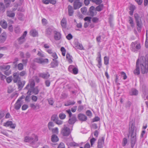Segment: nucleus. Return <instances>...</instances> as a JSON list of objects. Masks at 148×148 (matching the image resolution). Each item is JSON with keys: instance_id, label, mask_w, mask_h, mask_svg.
Wrapping results in <instances>:
<instances>
[{"instance_id": "7ed1b4c3", "label": "nucleus", "mask_w": 148, "mask_h": 148, "mask_svg": "<svg viewBox=\"0 0 148 148\" xmlns=\"http://www.w3.org/2000/svg\"><path fill=\"white\" fill-rule=\"evenodd\" d=\"M35 84H28L25 89L28 90L27 94L29 95H31V93L32 92L35 95H37L39 91L38 86L34 87Z\"/></svg>"}, {"instance_id": "72a5a7b5", "label": "nucleus", "mask_w": 148, "mask_h": 148, "mask_svg": "<svg viewBox=\"0 0 148 148\" xmlns=\"http://www.w3.org/2000/svg\"><path fill=\"white\" fill-rule=\"evenodd\" d=\"M4 3L6 8L8 7L11 3L10 0H4Z\"/></svg>"}, {"instance_id": "f704fd0d", "label": "nucleus", "mask_w": 148, "mask_h": 148, "mask_svg": "<svg viewBox=\"0 0 148 148\" xmlns=\"http://www.w3.org/2000/svg\"><path fill=\"white\" fill-rule=\"evenodd\" d=\"M72 56H70L69 54L67 53L66 55V58L67 59L68 61L70 63L72 62L73 61L71 59Z\"/></svg>"}, {"instance_id": "ea45409f", "label": "nucleus", "mask_w": 148, "mask_h": 148, "mask_svg": "<svg viewBox=\"0 0 148 148\" xmlns=\"http://www.w3.org/2000/svg\"><path fill=\"white\" fill-rule=\"evenodd\" d=\"M54 62H52L51 63V65L52 68H54L57 66L58 65V62L56 61H54Z\"/></svg>"}, {"instance_id": "0eeeda50", "label": "nucleus", "mask_w": 148, "mask_h": 148, "mask_svg": "<svg viewBox=\"0 0 148 148\" xmlns=\"http://www.w3.org/2000/svg\"><path fill=\"white\" fill-rule=\"evenodd\" d=\"M10 68V65H2L0 66V70L3 71L6 70L4 72V74L6 75H9L11 73V70L9 69Z\"/></svg>"}, {"instance_id": "5fc2aeb1", "label": "nucleus", "mask_w": 148, "mask_h": 148, "mask_svg": "<svg viewBox=\"0 0 148 148\" xmlns=\"http://www.w3.org/2000/svg\"><path fill=\"white\" fill-rule=\"evenodd\" d=\"M12 80V76H9L6 79V81L8 83L11 82Z\"/></svg>"}, {"instance_id": "49530a36", "label": "nucleus", "mask_w": 148, "mask_h": 148, "mask_svg": "<svg viewBox=\"0 0 148 148\" xmlns=\"http://www.w3.org/2000/svg\"><path fill=\"white\" fill-rule=\"evenodd\" d=\"M65 141L67 142L68 143H70L73 140V138L71 136H69V137L67 139H65Z\"/></svg>"}, {"instance_id": "9d476101", "label": "nucleus", "mask_w": 148, "mask_h": 148, "mask_svg": "<svg viewBox=\"0 0 148 148\" xmlns=\"http://www.w3.org/2000/svg\"><path fill=\"white\" fill-rule=\"evenodd\" d=\"M27 34V31H25L23 35L20 38H18L17 40L19 44L21 45L25 41V38Z\"/></svg>"}, {"instance_id": "a878e982", "label": "nucleus", "mask_w": 148, "mask_h": 148, "mask_svg": "<svg viewBox=\"0 0 148 148\" xmlns=\"http://www.w3.org/2000/svg\"><path fill=\"white\" fill-rule=\"evenodd\" d=\"M138 91L136 89L132 88L130 92V95H131L136 96L138 95Z\"/></svg>"}, {"instance_id": "79ce46f5", "label": "nucleus", "mask_w": 148, "mask_h": 148, "mask_svg": "<svg viewBox=\"0 0 148 148\" xmlns=\"http://www.w3.org/2000/svg\"><path fill=\"white\" fill-rule=\"evenodd\" d=\"M104 63L106 65L108 64L109 63V58L107 56L104 57Z\"/></svg>"}, {"instance_id": "f257e3e1", "label": "nucleus", "mask_w": 148, "mask_h": 148, "mask_svg": "<svg viewBox=\"0 0 148 148\" xmlns=\"http://www.w3.org/2000/svg\"><path fill=\"white\" fill-rule=\"evenodd\" d=\"M140 68L141 73L143 74L146 73L148 71V64L147 63L145 58L144 56H141L140 60L138 59L136 62V68L133 71V73L136 75L140 74Z\"/></svg>"}, {"instance_id": "0e129e2a", "label": "nucleus", "mask_w": 148, "mask_h": 148, "mask_svg": "<svg viewBox=\"0 0 148 148\" xmlns=\"http://www.w3.org/2000/svg\"><path fill=\"white\" fill-rule=\"evenodd\" d=\"M55 123L58 125H60L63 123V121L61 120H59L58 119Z\"/></svg>"}, {"instance_id": "5701e85b", "label": "nucleus", "mask_w": 148, "mask_h": 148, "mask_svg": "<svg viewBox=\"0 0 148 148\" xmlns=\"http://www.w3.org/2000/svg\"><path fill=\"white\" fill-rule=\"evenodd\" d=\"M6 15L7 16L11 18H13L15 16V13L11 10L7 11Z\"/></svg>"}, {"instance_id": "393cba45", "label": "nucleus", "mask_w": 148, "mask_h": 148, "mask_svg": "<svg viewBox=\"0 0 148 148\" xmlns=\"http://www.w3.org/2000/svg\"><path fill=\"white\" fill-rule=\"evenodd\" d=\"M40 77L45 79H47L49 78V75L48 73H40L39 74Z\"/></svg>"}, {"instance_id": "774afa93", "label": "nucleus", "mask_w": 148, "mask_h": 148, "mask_svg": "<svg viewBox=\"0 0 148 148\" xmlns=\"http://www.w3.org/2000/svg\"><path fill=\"white\" fill-rule=\"evenodd\" d=\"M65 145L64 144L62 143H61L59 146H58V148H65Z\"/></svg>"}, {"instance_id": "c9c22d12", "label": "nucleus", "mask_w": 148, "mask_h": 148, "mask_svg": "<svg viewBox=\"0 0 148 148\" xmlns=\"http://www.w3.org/2000/svg\"><path fill=\"white\" fill-rule=\"evenodd\" d=\"M58 119L57 115L54 114L51 117V120L55 122Z\"/></svg>"}, {"instance_id": "a211bd4d", "label": "nucleus", "mask_w": 148, "mask_h": 148, "mask_svg": "<svg viewBox=\"0 0 148 148\" xmlns=\"http://www.w3.org/2000/svg\"><path fill=\"white\" fill-rule=\"evenodd\" d=\"M77 121V118L75 115H73L68 120V123L70 125H73Z\"/></svg>"}, {"instance_id": "052dcab7", "label": "nucleus", "mask_w": 148, "mask_h": 148, "mask_svg": "<svg viewBox=\"0 0 148 148\" xmlns=\"http://www.w3.org/2000/svg\"><path fill=\"white\" fill-rule=\"evenodd\" d=\"M51 56L54 58V59H53V61L55 59H56L58 58V56L55 52H53V53L51 54Z\"/></svg>"}, {"instance_id": "a19ab883", "label": "nucleus", "mask_w": 148, "mask_h": 148, "mask_svg": "<svg viewBox=\"0 0 148 148\" xmlns=\"http://www.w3.org/2000/svg\"><path fill=\"white\" fill-rule=\"evenodd\" d=\"M131 104V102L130 101H128L125 103V106L127 108L129 109Z\"/></svg>"}, {"instance_id": "2f4dec72", "label": "nucleus", "mask_w": 148, "mask_h": 148, "mask_svg": "<svg viewBox=\"0 0 148 148\" xmlns=\"http://www.w3.org/2000/svg\"><path fill=\"white\" fill-rule=\"evenodd\" d=\"M129 20L128 22L130 24L132 28L134 27V23L133 21V18L132 17L129 16Z\"/></svg>"}, {"instance_id": "4d7b16f0", "label": "nucleus", "mask_w": 148, "mask_h": 148, "mask_svg": "<svg viewBox=\"0 0 148 148\" xmlns=\"http://www.w3.org/2000/svg\"><path fill=\"white\" fill-rule=\"evenodd\" d=\"M98 64L97 65V66L99 68H100L102 66L101 60H97Z\"/></svg>"}, {"instance_id": "aec40b11", "label": "nucleus", "mask_w": 148, "mask_h": 148, "mask_svg": "<svg viewBox=\"0 0 148 148\" xmlns=\"http://www.w3.org/2000/svg\"><path fill=\"white\" fill-rule=\"evenodd\" d=\"M95 10V8L93 6L90 7L89 10L90 15L92 16L95 15L97 14V12Z\"/></svg>"}, {"instance_id": "de8ad7c7", "label": "nucleus", "mask_w": 148, "mask_h": 148, "mask_svg": "<svg viewBox=\"0 0 148 148\" xmlns=\"http://www.w3.org/2000/svg\"><path fill=\"white\" fill-rule=\"evenodd\" d=\"M51 130L53 133L58 134V129L57 127H55L54 128L52 129Z\"/></svg>"}, {"instance_id": "6e6552de", "label": "nucleus", "mask_w": 148, "mask_h": 148, "mask_svg": "<svg viewBox=\"0 0 148 148\" xmlns=\"http://www.w3.org/2000/svg\"><path fill=\"white\" fill-rule=\"evenodd\" d=\"M72 130L67 127H64L61 130V134L64 136H68L71 134Z\"/></svg>"}, {"instance_id": "2eb2a0df", "label": "nucleus", "mask_w": 148, "mask_h": 148, "mask_svg": "<svg viewBox=\"0 0 148 148\" xmlns=\"http://www.w3.org/2000/svg\"><path fill=\"white\" fill-rule=\"evenodd\" d=\"M77 118L80 121L82 122L85 121L87 119V116L85 114L82 113L79 114L77 115Z\"/></svg>"}, {"instance_id": "7c9ffc66", "label": "nucleus", "mask_w": 148, "mask_h": 148, "mask_svg": "<svg viewBox=\"0 0 148 148\" xmlns=\"http://www.w3.org/2000/svg\"><path fill=\"white\" fill-rule=\"evenodd\" d=\"M103 4H101L96 7L95 10L97 11H100L103 10Z\"/></svg>"}, {"instance_id": "cd10ccee", "label": "nucleus", "mask_w": 148, "mask_h": 148, "mask_svg": "<svg viewBox=\"0 0 148 148\" xmlns=\"http://www.w3.org/2000/svg\"><path fill=\"white\" fill-rule=\"evenodd\" d=\"M61 24L63 28H65L66 27V21L65 18H63L61 22Z\"/></svg>"}, {"instance_id": "6ab92c4d", "label": "nucleus", "mask_w": 148, "mask_h": 148, "mask_svg": "<svg viewBox=\"0 0 148 148\" xmlns=\"http://www.w3.org/2000/svg\"><path fill=\"white\" fill-rule=\"evenodd\" d=\"M20 56L22 58H25L26 59H28L30 58L31 54L29 52H27L24 55L23 52L21 51L20 52Z\"/></svg>"}, {"instance_id": "338daca9", "label": "nucleus", "mask_w": 148, "mask_h": 148, "mask_svg": "<svg viewBox=\"0 0 148 148\" xmlns=\"http://www.w3.org/2000/svg\"><path fill=\"white\" fill-rule=\"evenodd\" d=\"M86 114L88 116H91L92 115L91 111L90 110H87L86 112Z\"/></svg>"}, {"instance_id": "9b49d317", "label": "nucleus", "mask_w": 148, "mask_h": 148, "mask_svg": "<svg viewBox=\"0 0 148 148\" xmlns=\"http://www.w3.org/2000/svg\"><path fill=\"white\" fill-rule=\"evenodd\" d=\"M82 2L80 0H74L73 3V8L75 10H77L80 8L82 6Z\"/></svg>"}, {"instance_id": "f3484780", "label": "nucleus", "mask_w": 148, "mask_h": 148, "mask_svg": "<svg viewBox=\"0 0 148 148\" xmlns=\"http://www.w3.org/2000/svg\"><path fill=\"white\" fill-rule=\"evenodd\" d=\"M74 45L75 49H78L80 50L84 49V48L82 45L80 43L77 41H74Z\"/></svg>"}, {"instance_id": "bb28decb", "label": "nucleus", "mask_w": 148, "mask_h": 148, "mask_svg": "<svg viewBox=\"0 0 148 148\" xmlns=\"http://www.w3.org/2000/svg\"><path fill=\"white\" fill-rule=\"evenodd\" d=\"M136 7L134 5H132L130 6L129 8V9L130 10L129 12V14L130 15L132 16L133 15L134 11Z\"/></svg>"}, {"instance_id": "603ef678", "label": "nucleus", "mask_w": 148, "mask_h": 148, "mask_svg": "<svg viewBox=\"0 0 148 148\" xmlns=\"http://www.w3.org/2000/svg\"><path fill=\"white\" fill-rule=\"evenodd\" d=\"M59 117L61 119H64L66 118V115L64 113H61L60 114Z\"/></svg>"}, {"instance_id": "6e6d98bb", "label": "nucleus", "mask_w": 148, "mask_h": 148, "mask_svg": "<svg viewBox=\"0 0 148 148\" xmlns=\"http://www.w3.org/2000/svg\"><path fill=\"white\" fill-rule=\"evenodd\" d=\"M48 101L49 104L51 105H53L54 103V101L52 98H50L48 99Z\"/></svg>"}, {"instance_id": "4468645a", "label": "nucleus", "mask_w": 148, "mask_h": 148, "mask_svg": "<svg viewBox=\"0 0 148 148\" xmlns=\"http://www.w3.org/2000/svg\"><path fill=\"white\" fill-rule=\"evenodd\" d=\"M105 137L103 136L99 138L98 140L97 147L98 148H102L104 143Z\"/></svg>"}, {"instance_id": "473e14b6", "label": "nucleus", "mask_w": 148, "mask_h": 148, "mask_svg": "<svg viewBox=\"0 0 148 148\" xmlns=\"http://www.w3.org/2000/svg\"><path fill=\"white\" fill-rule=\"evenodd\" d=\"M32 82L30 83H35V82L39 83L40 82V80L38 77L36 76L33 77Z\"/></svg>"}, {"instance_id": "09e8293b", "label": "nucleus", "mask_w": 148, "mask_h": 148, "mask_svg": "<svg viewBox=\"0 0 148 148\" xmlns=\"http://www.w3.org/2000/svg\"><path fill=\"white\" fill-rule=\"evenodd\" d=\"M2 27L4 29H6L7 27V24L6 21H4L1 24Z\"/></svg>"}, {"instance_id": "13d9d810", "label": "nucleus", "mask_w": 148, "mask_h": 148, "mask_svg": "<svg viewBox=\"0 0 148 148\" xmlns=\"http://www.w3.org/2000/svg\"><path fill=\"white\" fill-rule=\"evenodd\" d=\"M96 139L94 138H92L90 140V143L91 146L94 144L95 142L96 141Z\"/></svg>"}, {"instance_id": "c03bdc74", "label": "nucleus", "mask_w": 148, "mask_h": 148, "mask_svg": "<svg viewBox=\"0 0 148 148\" xmlns=\"http://www.w3.org/2000/svg\"><path fill=\"white\" fill-rule=\"evenodd\" d=\"M12 123L11 121H8L5 123H3V126L5 127H9L10 126L11 124Z\"/></svg>"}, {"instance_id": "1a4fd4ad", "label": "nucleus", "mask_w": 148, "mask_h": 148, "mask_svg": "<svg viewBox=\"0 0 148 148\" xmlns=\"http://www.w3.org/2000/svg\"><path fill=\"white\" fill-rule=\"evenodd\" d=\"M34 62L39 64H42L44 63H47L49 60L47 59H43L42 58H36L34 59Z\"/></svg>"}, {"instance_id": "bf43d9fd", "label": "nucleus", "mask_w": 148, "mask_h": 148, "mask_svg": "<svg viewBox=\"0 0 148 148\" xmlns=\"http://www.w3.org/2000/svg\"><path fill=\"white\" fill-rule=\"evenodd\" d=\"M121 74L123 77V79H125L127 78V76L126 75V73L124 72L123 71L121 72Z\"/></svg>"}, {"instance_id": "39448f33", "label": "nucleus", "mask_w": 148, "mask_h": 148, "mask_svg": "<svg viewBox=\"0 0 148 148\" xmlns=\"http://www.w3.org/2000/svg\"><path fill=\"white\" fill-rule=\"evenodd\" d=\"M141 48L140 44L138 43L137 41H135L132 43L130 49L132 51L137 53L138 50L140 49Z\"/></svg>"}, {"instance_id": "20e7f679", "label": "nucleus", "mask_w": 148, "mask_h": 148, "mask_svg": "<svg viewBox=\"0 0 148 148\" xmlns=\"http://www.w3.org/2000/svg\"><path fill=\"white\" fill-rule=\"evenodd\" d=\"M134 17L136 24V28L138 32H141L143 27V23L141 20V17L137 13H135L134 15Z\"/></svg>"}, {"instance_id": "dca6fc26", "label": "nucleus", "mask_w": 148, "mask_h": 148, "mask_svg": "<svg viewBox=\"0 0 148 148\" xmlns=\"http://www.w3.org/2000/svg\"><path fill=\"white\" fill-rule=\"evenodd\" d=\"M54 34V38L56 40H59L61 39L62 35L60 32L56 30Z\"/></svg>"}, {"instance_id": "b1692460", "label": "nucleus", "mask_w": 148, "mask_h": 148, "mask_svg": "<svg viewBox=\"0 0 148 148\" xmlns=\"http://www.w3.org/2000/svg\"><path fill=\"white\" fill-rule=\"evenodd\" d=\"M21 106V103L20 102L17 101L14 105V108L15 110H19Z\"/></svg>"}, {"instance_id": "680f3d73", "label": "nucleus", "mask_w": 148, "mask_h": 148, "mask_svg": "<svg viewBox=\"0 0 148 148\" xmlns=\"http://www.w3.org/2000/svg\"><path fill=\"white\" fill-rule=\"evenodd\" d=\"M38 55L40 57H45V55L42 52L38 51Z\"/></svg>"}, {"instance_id": "f8f14e48", "label": "nucleus", "mask_w": 148, "mask_h": 148, "mask_svg": "<svg viewBox=\"0 0 148 148\" xmlns=\"http://www.w3.org/2000/svg\"><path fill=\"white\" fill-rule=\"evenodd\" d=\"M56 29L53 27H51L46 29L45 30V34L47 36L51 35L52 33H54L56 31Z\"/></svg>"}, {"instance_id": "864d4df0", "label": "nucleus", "mask_w": 148, "mask_h": 148, "mask_svg": "<svg viewBox=\"0 0 148 148\" xmlns=\"http://www.w3.org/2000/svg\"><path fill=\"white\" fill-rule=\"evenodd\" d=\"M61 51L62 52V54L63 56H65V53L66 50L65 49L64 47H62L61 48Z\"/></svg>"}, {"instance_id": "e2e57ef3", "label": "nucleus", "mask_w": 148, "mask_h": 148, "mask_svg": "<svg viewBox=\"0 0 148 148\" xmlns=\"http://www.w3.org/2000/svg\"><path fill=\"white\" fill-rule=\"evenodd\" d=\"M25 84H18V89L19 90H22Z\"/></svg>"}, {"instance_id": "4be33fe9", "label": "nucleus", "mask_w": 148, "mask_h": 148, "mask_svg": "<svg viewBox=\"0 0 148 148\" xmlns=\"http://www.w3.org/2000/svg\"><path fill=\"white\" fill-rule=\"evenodd\" d=\"M68 9L69 15L70 16H73L74 11L72 6L71 5H69L68 6Z\"/></svg>"}, {"instance_id": "f03ea898", "label": "nucleus", "mask_w": 148, "mask_h": 148, "mask_svg": "<svg viewBox=\"0 0 148 148\" xmlns=\"http://www.w3.org/2000/svg\"><path fill=\"white\" fill-rule=\"evenodd\" d=\"M136 128L135 126L134 122L133 120L130 121L129 125V134L128 137H130V144L131 147H134L136 140Z\"/></svg>"}, {"instance_id": "e433bc0d", "label": "nucleus", "mask_w": 148, "mask_h": 148, "mask_svg": "<svg viewBox=\"0 0 148 148\" xmlns=\"http://www.w3.org/2000/svg\"><path fill=\"white\" fill-rule=\"evenodd\" d=\"M75 103V102L74 101H71L70 100H69L67 102L65 105L66 106H69L71 105H73Z\"/></svg>"}, {"instance_id": "3c124183", "label": "nucleus", "mask_w": 148, "mask_h": 148, "mask_svg": "<svg viewBox=\"0 0 148 148\" xmlns=\"http://www.w3.org/2000/svg\"><path fill=\"white\" fill-rule=\"evenodd\" d=\"M78 68L77 67H74L73 68V70L72 73L73 74L75 75L78 73Z\"/></svg>"}, {"instance_id": "c85d7f7f", "label": "nucleus", "mask_w": 148, "mask_h": 148, "mask_svg": "<svg viewBox=\"0 0 148 148\" xmlns=\"http://www.w3.org/2000/svg\"><path fill=\"white\" fill-rule=\"evenodd\" d=\"M51 141L53 142H56L58 141L59 139L58 136L55 134H53L51 137Z\"/></svg>"}, {"instance_id": "8fccbe9b", "label": "nucleus", "mask_w": 148, "mask_h": 148, "mask_svg": "<svg viewBox=\"0 0 148 148\" xmlns=\"http://www.w3.org/2000/svg\"><path fill=\"white\" fill-rule=\"evenodd\" d=\"M18 69L19 71L22 70L23 68V65L22 63L19 64L17 66Z\"/></svg>"}, {"instance_id": "58836bf2", "label": "nucleus", "mask_w": 148, "mask_h": 148, "mask_svg": "<svg viewBox=\"0 0 148 148\" xmlns=\"http://www.w3.org/2000/svg\"><path fill=\"white\" fill-rule=\"evenodd\" d=\"M54 126L53 123L52 122H49L48 124V127L49 130H51L52 129V127Z\"/></svg>"}, {"instance_id": "412c9836", "label": "nucleus", "mask_w": 148, "mask_h": 148, "mask_svg": "<svg viewBox=\"0 0 148 148\" xmlns=\"http://www.w3.org/2000/svg\"><path fill=\"white\" fill-rule=\"evenodd\" d=\"M6 39V35L5 33H2L0 36V43H3Z\"/></svg>"}, {"instance_id": "37998d69", "label": "nucleus", "mask_w": 148, "mask_h": 148, "mask_svg": "<svg viewBox=\"0 0 148 148\" xmlns=\"http://www.w3.org/2000/svg\"><path fill=\"white\" fill-rule=\"evenodd\" d=\"M127 143V140L126 138H124L123 140L122 145L123 147L125 146Z\"/></svg>"}, {"instance_id": "ddd939ff", "label": "nucleus", "mask_w": 148, "mask_h": 148, "mask_svg": "<svg viewBox=\"0 0 148 148\" xmlns=\"http://www.w3.org/2000/svg\"><path fill=\"white\" fill-rule=\"evenodd\" d=\"M13 80L14 83H22L21 81V79L17 73H15L13 74Z\"/></svg>"}, {"instance_id": "a18cd8bd", "label": "nucleus", "mask_w": 148, "mask_h": 148, "mask_svg": "<svg viewBox=\"0 0 148 148\" xmlns=\"http://www.w3.org/2000/svg\"><path fill=\"white\" fill-rule=\"evenodd\" d=\"M87 10V9L86 7L82 8L81 9V12L84 15L86 14Z\"/></svg>"}, {"instance_id": "423d86ee", "label": "nucleus", "mask_w": 148, "mask_h": 148, "mask_svg": "<svg viewBox=\"0 0 148 148\" xmlns=\"http://www.w3.org/2000/svg\"><path fill=\"white\" fill-rule=\"evenodd\" d=\"M38 140V137L34 135V137L27 136L25 137L24 141L25 142H28L30 143L33 144Z\"/></svg>"}, {"instance_id": "4c0bfd02", "label": "nucleus", "mask_w": 148, "mask_h": 148, "mask_svg": "<svg viewBox=\"0 0 148 148\" xmlns=\"http://www.w3.org/2000/svg\"><path fill=\"white\" fill-rule=\"evenodd\" d=\"M30 34L33 37H35L38 34L37 32L35 30H32L30 32Z\"/></svg>"}, {"instance_id": "c756f323", "label": "nucleus", "mask_w": 148, "mask_h": 148, "mask_svg": "<svg viewBox=\"0 0 148 148\" xmlns=\"http://www.w3.org/2000/svg\"><path fill=\"white\" fill-rule=\"evenodd\" d=\"M5 7L3 3L0 2V12H4L5 11Z\"/></svg>"}, {"instance_id": "69168bd1", "label": "nucleus", "mask_w": 148, "mask_h": 148, "mask_svg": "<svg viewBox=\"0 0 148 148\" xmlns=\"http://www.w3.org/2000/svg\"><path fill=\"white\" fill-rule=\"evenodd\" d=\"M74 66L73 65H70L68 68L69 71L71 73H72L73 70L74 68Z\"/></svg>"}]
</instances>
